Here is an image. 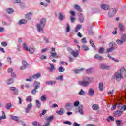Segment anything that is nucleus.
Instances as JSON below:
<instances>
[{
  "mask_svg": "<svg viewBox=\"0 0 126 126\" xmlns=\"http://www.w3.org/2000/svg\"><path fill=\"white\" fill-rule=\"evenodd\" d=\"M40 100L42 102H46V101H47V97H46V96L43 95L41 97Z\"/></svg>",
  "mask_w": 126,
  "mask_h": 126,
  "instance_id": "nucleus-41",
  "label": "nucleus"
},
{
  "mask_svg": "<svg viewBox=\"0 0 126 126\" xmlns=\"http://www.w3.org/2000/svg\"><path fill=\"white\" fill-rule=\"evenodd\" d=\"M56 113L58 115L61 116L62 115H63V114L64 113V110H63V108H60L59 111H57Z\"/></svg>",
  "mask_w": 126,
  "mask_h": 126,
  "instance_id": "nucleus-21",
  "label": "nucleus"
},
{
  "mask_svg": "<svg viewBox=\"0 0 126 126\" xmlns=\"http://www.w3.org/2000/svg\"><path fill=\"white\" fill-rule=\"evenodd\" d=\"M27 23V20L25 19H22L19 21L18 24H19V25H21L22 24H25V23Z\"/></svg>",
  "mask_w": 126,
  "mask_h": 126,
  "instance_id": "nucleus-27",
  "label": "nucleus"
},
{
  "mask_svg": "<svg viewBox=\"0 0 126 126\" xmlns=\"http://www.w3.org/2000/svg\"><path fill=\"white\" fill-rule=\"evenodd\" d=\"M46 25V19L43 18L40 20V24L37 25V28L38 31L39 32H44V28H45V25Z\"/></svg>",
  "mask_w": 126,
  "mask_h": 126,
  "instance_id": "nucleus-2",
  "label": "nucleus"
},
{
  "mask_svg": "<svg viewBox=\"0 0 126 126\" xmlns=\"http://www.w3.org/2000/svg\"><path fill=\"white\" fill-rule=\"evenodd\" d=\"M53 119H54V116L52 115L50 117H48L46 119V120H47V122L51 123Z\"/></svg>",
  "mask_w": 126,
  "mask_h": 126,
  "instance_id": "nucleus-32",
  "label": "nucleus"
},
{
  "mask_svg": "<svg viewBox=\"0 0 126 126\" xmlns=\"http://www.w3.org/2000/svg\"><path fill=\"white\" fill-rule=\"evenodd\" d=\"M26 100L27 101V102H28V101H29L30 103H31L32 102V96H28Z\"/></svg>",
  "mask_w": 126,
  "mask_h": 126,
  "instance_id": "nucleus-40",
  "label": "nucleus"
},
{
  "mask_svg": "<svg viewBox=\"0 0 126 126\" xmlns=\"http://www.w3.org/2000/svg\"><path fill=\"white\" fill-rule=\"evenodd\" d=\"M69 61L70 62V63H72L74 61V59L72 58L71 56H69Z\"/></svg>",
  "mask_w": 126,
  "mask_h": 126,
  "instance_id": "nucleus-56",
  "label": "nucleus"
},
{
  "mask_svg": "<svg viewBox=\"0 0 126 126\" xmlns=\"http://www.w3.org/2000/svg\"><path fill=\"white\" fill-rule=\"evenodd\" d=\"M79 20L81 23H83L84 22V18L82 14H81L79 17Z\"/></svg>",
  "mask_w": 126,
  "mask_h": 126,
  "instance_id": "nucleus-25",
  "label": "nucleus"
},
{
  "mask_svg": "<svg viewBox=\"0 0 126 126\" xmlns=\"http://www.w3.org/2000/svg\"><path fill=\"white\" fill-rule=\"evenodd\" d=\"M110 121H112V122H114L115 121V119L113 116H109L107 118V122H110Z\"/></svg>",
  "mask_w": 126,
  "mask_h": 126,
  "instance_id": "nucleus-42",
  "label": "nucleus"
},
{
  "mask_svg": "<svg viewBox=\"0 0 126 126\" xmlns=\"http://www.w3.org/2000/svg\"><path fill=\"white\" fill-rule=\"evenodd\" d=\"M36 102L37 107L38 108V109L41 108V102H40V100H36Z\"/></svg>",
  "mask_w": 126,
  "mask_h": 126,
  "instance_id": "nucleus-38",
  "label": "nucleus"
},
{
  "mask_svg": "<svg viewBox=\"0 0 126 126\" xmlns=\"http://www.w3.org/2000/svg\"><path fill=\"white\" fill-rule=\"evenodd\" d=\"M118 27L121 32H124L125 31V25H123L121 23L119 24Z\"/></svg>",
  "mask_w": 126,
  "mask_h": 126,
  "instance_id": "nucleus-7",
  "label": "nucleus"
},
{
  "mask_svg": "<svg viewBox=\"0 0 126 126\" xmlns=\"http://www.w3.org/2000/svg\"><path fill=\"white\" fill-rule=\"evenodd\" d=\"M28 51L30 52V54H33L34 52H35V48L30 47Z\"/></svg>",
  "mask_w": 126,
  "mask_h": 126,
  "instance_id": "nucleus-34",
  "label": "nucleus"
},
{
  "mask_svg": "<svg viewBox=\"0 0 126 126\" xmlns=\"http://www.w3.org/2000/svg\"><path fill=\"white\" fill-rule=\"evenodd\" d=\"M50 65V72H53L54 71V70H56V67H55V66H53V64H52V63H49Z\"/></svg>",
  "mask_w": 126,
  "mask_h": 126,
  "instance_id": "nucleus-31",
  "label": "nucleus"
},
{
  "mask_svg": "<svg viewBox=\"0 0 126 126\" xmlns=\"http://www.w3.org/2000/svg\"><path fill=\"white\" fill-rule=\"evenodd\" d=\"M88 94L89 96H94V90H93L92 88L89 89L88 91Z\"/></svg>",
  "mask_w": 126,
  "mask_h": 126,
  "instance_id": "nucleus-14",
  "label": "nucleus"
},
{
  "mask_svg": "<svg viewBox=\"0 0 126 126\" xmlns=\"http://www.w3.org/2000/svg\"><path fill=\"white\" fill-rule=\"evenodd\" d=\"M63 124H66V125H69L70 126L71 125V122L69 121H64Z\"/></svg>",
  "mask_w": 126,
  "mask_h": 126,
  "instance_id": "nucleus-61",
  "label": "nucleus"
},
{
  "mask_svg": "<svg viewBox=\"0 0 126 126\" xmlns=\"http://www.w3.org/2000/svg\"><path fill=\"white\" fill-rule=\"evenodd\" d=\"M34 86V88L35 89H39V88H40V82L36 81L35 82H34V84H33Z\"/></svg>",
  "mask_w": 126,
  "mask_h": 126,
  "instance_id": "nucleus-13",
  "label": "nucleus"
},
{
  "mask_svg": "<svg viewBox=\"0 0 126 126\" xmlns=\"http://www.w3.org/2000/svg\"><path fill=\"white\" fill-rule=\"evenodd\" d=\"M78 109H79V113L80 114H81V115H83L84 114V113L83 112V106H82V105H80L78 107Z\"/></svg>",
  "mask_w": 126,
  "mask_h": 126,
  "instance_id": "nucleus-18",
  "label": "nucleus"
},
{
  "mask_svg": "<svg viewBox=\"0 0 126 126\" xmlns=\"http://www.w3.org/2000/svg\"><path fill=\"white\" fill-rule=\"evenodd\" d=\"M32 126H37L38 125V122L33 121L32 123Z\"/></svg>",
  "mask_w": 126,
  "mask_h": 126,
  "instance_id": "nucleus-62",
  "label": "nucleus"
},
{
  "mask_svg": "<svg viewBox=\"0 0 126 126\" xmlns=\"http://www.w3.org/2000/svg\"><path fill=\"white\" fill-rule=\"evenodd\" d=\"M59 20H60L61 21L63 20V19H64V18H65V16L63 15V13L60 12L59 14Z\"/></svg>",
  "mask_w": 126,
  "mask_h": 126,
  "instance_id": "nucleus-10",
  "label": "nucleus"
},
{
  "mask_svg": "<svg viewBox=\"0 0 126 126\" xmlns=\"http://www.w3.org/2000/svg\"><path fill=\"white\" fill-rule=\"evenodd\" d=\"M115 77L116 79L118 80L119 79H122V77H123V76L120 74V73H116L115 74Z\"/></svg>",
  "mask_w": 126,
  "mask_h": 126,
  "instance_id": "nucleus-26",
  "label": "nucleus"
},
{
  "mask_svg": "<svg viewBox=\"0 0 126 126\" xmlns=\"http://www.w3.org/2000/svg\"><path fill=\"white\" fill-rule=\"evenodd\" d=\"M121 122H122V120H116V123L117 126H121Z\"/></svg>",
  "mask_w": 126,
  "mask_h": 126,
  "instance_id": "nucleus-58",
  "label": "nucleus"
},
{
  "mask_svg": "<svg viewBox=\"0 0 126 126\" xmlns=\"http://www.w3.org/2000/svg\"><path fill=\"white\" fill-rule=\"evenodd\" d=\"M120 73L121 76H126V71L124 68H122L120 70Z\"/></svg>",
  "mask_w": 126,
  "mask_h": 126,
  "instance_id": "nucleus-9",
  "label": "nucleus"
},
{
  "mask_svg": "<svg viewBox=\"0 0 126 126\" xmlns=\"http://www.w3.org/2000/svg\"><path fill=\"white\" fill-rule=\"evenodd\" d=\"M41 77V73H37L36 74H34L32 76V78L33 79H38Z\"/></svg>",
  "mask_w": 126,
  "mask_h": 126,
  "instance_id": "nucleus-16",
  "label": "nucleus"
},
{
  "mask_svg": "<svg viewBox=\"0 0 126 126\" xmlns=\"http://www.w3.org/2000/svg\"><path fill=\"white\" fill-rule=\"evenodd\" d=\"M110 48H108L106 50L107 53H111V52H113L114 50H115V48H116V43L114 42H110L109 44Z\"/></svg>",
  "mask_w": 126,
  "mask_h": 126,
  "instance_id": "nucleus-3",
  "label": "nucleus"
},
{
  "mask_svg": "<svg viewBox=\"0 0 126 126\" xmlns=\"http://www.w3.org/2000/svg\"><path fill=\"white\" fill-rule=\"evenodd\" d=\"M93 82H94V78L91 77L89 78L88 77H85L83 78L82 81H78L79 85L83 86L84 87L88 86L89 85L90 83H92Z\"/></svg>",
  "mask_w": 126,
  "mask_h": 126,
  "instance_id": "nucleus-1",
  "label": "nucleus"
},
{
  "mask_svg": "<svg viewBox=\"0 0 126 126\" xmlns=\"http://www.w3.org/2000/svg\"><path fill=\"white\" fill-rule=\"evenodd\" d=\"M79 105V101L78 100H77L76 102L74 103V107H78Z\"/></svg>",
  "mask_w": 126,
  "mask_h": 126,
  "instance_id": "nucleus-53",
  "label": "nucleus"
},
{
  "mask_svg": "<svg viewBox=\"0 0 126 126\" xmlns=\"http://www.w3.org/2000/svg\"><path fill=\"white\" fill-rule=\"evenodd\" d=\"M74 8L77 10V11H79V12H82V9L80 7V6L75 4L74 5Z\"/></svg>",
  "mask_w": 126,
  "mask_h": 126,
  "instance_id": "nucleus-17",
  "label": "nucleus"
},
{
  "mask_svg": "<svg viewBox=\"0 0 126 126\" xmlns=\"http://www.w3.org/2000/svg\"><path fill=\"white\" fill-rule=\"evenodd\" d=\"M46 113H47V110L44 109L42 111V113L39 114V116L42 117V116H44Z\"/></svg>",
  "mask_w": 126,
  "mask_h": 126,
  "instance_id": "nucleus-48",
  "label": "nucleus"
},
{
  "mask_svg": "<svg viewBox=\"0 0 126 126\" xmlns=\"http://www.w3.org/2000/svg\"><path fill=\"white\" fill-rule=\"evenodd\" d=\"M70 31V26H69V24L68 23H67V27H66V33H68Z\"/></svg>",
  "mask_w": 126,
  "mask_h": 126,
  "instance_id": "nucleus-43",
  "label": "nucleus"
},
{
  "mask_svg": "<svg viewBox=\"0 0 126 126\" xmlns=\"http://www.w3.org/2000/svg\"><path fill=\"white\" fill-rule=\"evenodd\" d=\"M68 52L71 54V53L72 51H73V50L71 49L70 47H68L67 49Z\"/></svg>",
  "mask_w": 126,
  "mask_h": 126,
  "instance_id": "nucleus-60",
  "label": "nucleus"
},
{
  "mask_svg": "<svg viewBox=\"0 0 126 126\" xmlns=\"http://www.w3.org/2000/svg\"><path fill=\"white\" fill-rule=\"evenodd\" d=\"M10 90H12V91H14L15 94H16V95H17L18 94V90L14 87H11L10 88Z\"/></svg>",
  "mask_w": 126,
  "mask_h": 126,
  "instance_id": "nucleus-20",
  "label": "nucleus"
},
{
  "mask_svg": "<svg viewBox=\"0 0 126 126\" xmlns=\"http://www.w3.org/2000/svg\"><path fill=\"white\" fill-rule=\"evenodd\" d=\"M66 109L67 111H70L72 109V104L70 103H68L66 105Z\"/></svg>",
  "mask_w": 126,
  "mask_h": 126,
  "instance_id": "nucleus-15",
  "label": "nucleus"
},
{
  "mask_svg": "<svg viewBox=\"0 0 126 126\" xmlns=\"http://www.w3.org/2000/svg\"><path fill=\"white\" fill-rule=\"evenodd\" d=\"M95 59H97L98 60H99L100 61H102L103 60V58L99 54H96L94 56Z\"/></svg>",
  "mask_w": 126,
  "mask_h": 126,
  "instance_id": "nucleus-28",
  "label": "nucleus"
},
{
  "mask_svg": "<svg viewBox=\"0 0 126 126\" xmlns=\"http://www.w3.org/2000/svg\"><path fill=\"white\" fill-rule=\"evenodd\" d=\"M11 119H12V120H14V121H16L17 122L18 121V117H17V116H11Z\"/></svg>",
  "mask_w": 126,
  "mask_h": 126,
  "instance_id": "nucleus-51",
  "label": "nucleus"
},
{
  "mask_svg": "<svg viewBox=\"0 0 126 126\" xmlns=\"http://www.w3.org/2000/svg\"><path fill=\"white\" fill-rule=\"evenodd\" d=\"M123 115V111L117 110L115 112L114 114V116L116 117H120V116H122Z\"/></svg>",
  "mask_w": 126,
  "mask_h": 126,
  "instance_id": "nucleus-12",
  "label": "nucleus"
},
{
  "mask_svg": "<svg viewBox=\"0 0 126 126\" xmlns=\"http://www.w3.org/2000/svg\"><path fill=\"white\" fill-rule=\"evenodd\" d=\"M69 13H70V14H71L72 16H75V12L73 11H70L69 12Z\"/></svg>",
  "mask_w": 126,
  "mask_h": 126,
  "instance_id": "nucleus-64",
  "label": "nucleus"
},
{
  "mask_svg": "<svg viewBox=\"0 0 126 126\" xmlns=\"http://www.w3.org/2000/svg\"><path fill=\"white\" fill-rule=\"evenodd\" d=\"M117 9L113 8H112V13H108V16L109 17H113V15H115L116 14V13L117 12Z\"/></svg>",
  "mask_w": 126,
  "mask_h": 126,
  "instance_id": "nucleus-6",
  "label": "nucleus"
},
{
  "mask_svg": "<svg viewBox=\"0 0 126 126\" xmlns=\"http://www.w3.org/2000/svg\"><path fill=\"white\" fill-rule=\"evenodd\" d=\"M82 48H83L84 51H88L89 50L88 46H86L85 45L82 46Z\"/></svg>",
  "mask_w": 126,
  "mask_h": 126,
  "instance_id": "nucleus-46",
  "label": "nucleus"
},
{
  "mask_svg": "<svg viewBox=\"0 0 126 126\" xmlns=\"http://www.w3.org/2000/svg\"><path fill=\"white\" fill-rule=\"evenodd\" d=\"M23 48L26 51H28L29 49L28 47H27V45H26V44L23 43Z\"/></svg>",
  "mask_w": 126,
  "mask_h": 126,
  "instance_id": "nucleus-55",
  "label": "nucleus"
},
{
  "mask_svg": "<svg viewBox=\"0 0 126 126\" xmlns=\"http://www.w3.org/2000/svg\"><path fill=\"white\" fill-rule=\"evenodd\" d=\"M64 70H65L64 68H63V67H60L59 68V72H63V71H64Z\"/></svg>",
  "mask_w": 126,
  "mask_h": 126,
  "instance_id": "nucleus-50",
  "label": "nucleus"
},
{
  "mask_svg": "<svg viewBox=\"0 0 126 126\" xmlns=\"http://www.w3.org/2000/svg\"><path fill=\"white\" fill-rule=\"evenodd\" d=\"M71 53V55H72V56H73V57H75V58L78 56V50H76V51H74V50H73Z\"/></svg>",
  "mask_w": 126,
  "mask_h": 126,
  "instance_id": "nucleus-22",
  "label": "nucleus"
},
{
  "mask_svg": "<svg viewBox=\"0 0 126 126\" xmlns=\"http://www.w3.org/2000/svg\"><path fill=\"white\" fill-rule=\"evenodd\" d=\"M116 43L118 44V45H122V44H123L124 42L121 40H116Z\"/></svg>",
  "mask_w": 126,
  "mask_h": 126,
  "instance_id": "nucleus-47",
  "label": "nucleus"
},
{
  "mask_svg": "<svg viewBox=\"0 0 126 126\" xmlns=\"http://www.w3.org/2000/svg\"><path fill=\"white\" fill-rule=\"evenodd\" d=\"M93 71V68H90V69H88L86 71V73L87 74H89L90 73H92V72Z\"/></svg>",
  "mask_w": 126,
  "mask_h": 126,
  "instance_id": "nucleus-33",
  "label": "nucleus"
},
{
  "mask_svg": "<svg viewBox=\"0 0 126 126\" xmlns=\"http://www.w3.org/2000/svg\"><path fill=\"white\" fill-rule=\"evenodd\" d=\"M2 113L3 114V115L0 117V125L1 124V120H5V119H6L5 112L2 111Z\"/></svg>",
  "mask_w": 126,
  "mask_h": 126,
  "instance_id": "nucleus-19",
  "label": "nucleus"
},
{
  "mask_svg": "<svg viewBox=\"0 0 126 126\" xmlns=\"http://www.w3.org/2000/svg\"><path fill=\"white\" fill-rule=\"evenodd\" d=\"M92 108L94 111H97V110L99 109V105L97 104H94L93 105Z\"/></svg>",
  "mask_w": 126,
  "mask_h": 126,
  "instance_id": "nucleus-24",
  "label": "nucleus"
},
{
  "mask_svg": "<svg viewBox=\"0 0 126 126\" xmlns=\"http://www.w3.org/2000/svg\"><path fill=\"white\" fill-rule=\"evenodd\" d=\"M51 55L53 58H59V56L57 55V52H51Z\"/></svg>",
  "mask_w": 126,
  "mask_h": 126,
  "instance_id": "nucleus-36",
  "label": "nucleus"
},
{
  "mask_svg": "<svg viewBox=\"0 0 126 126\" xmlns=\"http://www.w3.org/2000/svg\"><path fill=\"white\" fill-rule=\"evenodd\" d=\"M81 42L83 43V44H86L87 43V41H86V38L85 37H84L81 40Z\"/></svg>",
  "mask_w": 126,
  "mask_h": 126,
  "instance_id": "nucleus-49",
  "label": "nucleus"
},
{
  "mask_svg": "<svg viewBox=\"0 0 126 126\" xmlns=\"http://www.w3.org/2000/svg\"><path fill=\"white\" fill-rule=\"evenodd\" d=\"M70 19H71V21L72 23H73V22H75L76 19L74 17L71 16L70 17Z\"/></svg>",
  "mask_w": 126,
  "mask_h": 126,
  "instance_id": "nucleus-57",
  "label": "nucleus"
},
{
  "mask_svg": "<svg viewBox=\"0 0 126 126\" xmlns=\"http://www.w3.org/2000/svg\"><path fill=\"white\" fill-rule=\"evenodd\" d=\"M107 57H108V58L109 59H111L112 61H114V62H119V60L118 59H115V58H113L112 56H110V54H107Z\"/></svg>",
  "mask_w": 126,
  "mask_h": 126,
  "instance_id": "nucleus-35",
  "label": "nucleus"
},
{
  "mask_svg": "<svg viewBox=\"0 0 126 126\" xmlns=\"http://www.w3.org/2000/svg\"><path fill=\"white\" fill-rule=\"evenodd\" d=\"M121 40H122L124 42H126V35L123 34L121 37Z\"/></svg>",
  "mask_w": 126,
  "mask_h": 126,
  "instance_id": "nucleus-45",
  "label": "nucleus"
},
{
  "mask_svg": "<svg viewBox=\"0 0 126 126\" xmlns=\"http://www.w3.org/2000/svg\"><path fill=\"white\" fill-rule=\"evenodd\" d=\"M100 7L104 10H109L110 9V6L106 4H102L100 6Z\"/></svg>",
  "mask_w": 126,
  "mask_h": 126,
  "instance_id": "nucleus-11",
  "label": "nucleus"
},
{
  "mask_svg": "<svg viewBox=\"0 0 126 126\" xmlns=\"http://www.w3.org/2000/svg\"><path fill=\"white\" fill-rule=\"evenodd\" d=\"M13 82V79H9L8 81V83L7 84L8 85H10V84H11V83H12Z\"/></svg>",
  "mask_w": 126,
  "mask_h": 126,
  "instance_id": "nucleus-52",
  "label": "nucleus"
},
{
  "mask_svg": "<svg viewBox=\"0 0 126 126\" xmlns=\"http://www.w3.org/2000/svg\"><path fill=\"white\" fill-rule=\"evenodd\" d=\"M22 64L23 66L21 67V70H24V69H25L26 67H28V66L29 65V64L25 60H23L22 61Z\"/></svg>",
  "mask_w": 126,
  "mask_h": 126,
  "instance_id": "nucleus-4",
  "label": "nucleus"
},
{
  "mask_svg": "<svg viewBox=\"0 0 126 126\" xmlns=\"http://www.w3.org/2000/svg\"><path fill=\"white\" fill-rule=\"evenodd\" d=\"M56 80H63V76L61 75L56 78Z\"/></svg>",
  "mask_w": 126,
  "mask_h": 126,
  "instance_id": "nucleus-63",
  "label": "nucleus"
},
{
  "mask_svg": "<svg viewBox=\"0 0 126 126\" xmlns=\"http://www.w3.org/2000/svg\"><path fill=\"white\" fill-rule=\"evenodd\" d=\"M7 12H8V13L11 14L13 12H14V10L11 8H9L7 9Z\"/></svg>",
  "mask_w": 126,
  "mask_h": 126,
  "instance_id": "nucleus-39",
  "label": "nucleus"
},
{
  "mask_svg": "<svg viewBox=\"0 0 126 126\" xmlns=\"http://www.w3.org/2000/svg\"><path fill=\"white\" fill-rule=\"evenodd\" d=\"M11 103H7L6 104V106H5V108H6V109H7V110H10V109L11 108Z\"/></svg>",
  "mask_w": 126,
  "mask_h": 126,
  "instance_id": "nucleus-37",
  "label": "nucleus"
},
{
  "mask_svg": "<svg viewBox=\"0 0 126 126\" xmlns=\"http://www.w3.org/2000/svg\"><path fill=\"white\" fill-rule=\"evenodd\" d=\"M98 88L100 91H103V90H104V84L103 83H100L99 84Z\"/></svg>",
  "mask_w": 126,
  "mask_h": 126,
  "instance_id": "nucleus-30",
  "label": "nucleus"
},
{
  "mask_svg": "<svg viewBox=\"0 0 126 126\" xmlns=\"http://www.w3.org/2000/svg\"><path fill=\"white\" fill-rule=\"evenodd\" d=\"M37 89H34L33 90H32V93L33 95H36V93H37Z\"/></svg>",
  "mask_w": 126,
  "mask_h": 126,
  "instance_id": "nucleus-54",
  "label": "nucleus"
},
{
  "mask_svg": "<svg viewBox=\"0 0 126 126\" xmlns=\"http://www.w3.org/2000/svg\"><path fill=\"white\" fill-rule=\"evenodd\" d=\"M105 51L104 48H101L98 50L99 54H104V51Z\"/></svg>",
  "mask_w": 126,
  "mask_h": 126,
  "instance_id": "nucleus-44",
  "label": "nucleus"
},
{
  "mask_svg": "<svg viewBox=\"0 0 126 126\" xmlns=\"http://www.w3.org/2000/svg\"><path fill=\"white\" fill-rule=\"evenodd\" d=\"M33 15V13L32 12H29L25 15V17L27 20H30L31 19V16Z\"/></svg>",
  "mask_w": 126,
  "mask_h": 126,
  "instance_id": "nucleus-5",
  "label": "nucleus"
},
{
  "mask_svg": "<svg viewBox=\"0 0 126 126\" xmlns=\"http://www.w3.org/2000/svg\"><path fill=\"white\" fill-rule=\"evenodd\" d=\"M110 66H107L103 64L100 66V68H102V69H110Z\"/></svg>",
  "mask_w": 126,
  "mask_h": 126,
  "instance_id": "nucleus-23",
  "label": "nucleus"
},
{
  "mask_svg": "<svg viewBox=\"0 0 126 126\" xmlns=\"http://www.w3.org/2000/svg\"><path fill=\"white\" fill-rule=\"evenodd\" d=\"M79 95H84L85 94V93H84V91L82 89L81 90L80 92L79 93Z\"/></svg>",
  "mask_w": 126,
  "mask_h": 126,
  "instance_id": "nucleus-59",
  "label": "nucleus"
},
{
  "mask_svg": "<svg viewBox=\"0 0 126 126\" xmlns=\"http://www.w3.org/2000/svg\"><path fill=\"white\" fill-rule=\"evenodd\" d=\"M81 28H82V26H81L80 25H77L75 28V32L76 33H77V32H78V31H79V30H80V29H81Z\"/></svg>",
  "mask_w": 126,
  "mask_h": 126,
  "instance_id": "nucleus-29",
  "label": "nucleus"
},
{
  "mask_svg": "<svg viewBox=\"0 0 126 126\" xmlns=\"http://www.w3.org/2000/svg\"><path fill=\"white\" fill-rule=\"evenodd\" d=\"M32 109V103H29L27 105V107L26 108V113L27 114L30 112V110Z\"/></svg>",
  "mask_w": 126,
  "mask_h": 126,
  "instance_id": "nucleus-8",
  "label": "nucleus"
}]
</instances>
